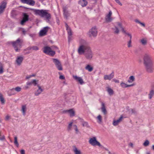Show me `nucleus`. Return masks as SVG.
<instances>
[{
  "instance_id": "1",
  "label": "nucleus",
  "mask_w": 154,
  "mask_h": 154,
  "mask_svg": "<svg viewBox=\"0 0 154 154\" xmlns=\"http://www.w3.org/2000/svg\"><path fill=\"white\" fill-rule=\"evenodd\" d=\"M78 53L79 55L84 54L86 58L91 60L93 57V53L90 48L87 45H81L78 49Z\"/></svg>"
},
{
  "instance_id": "2",
  "label": "nucleus",
  "mask_w": 154,
  "mask_h": 154,
  "mask_svg": "<svg viewBox=\"0 0 154 154\" xmlns=\"http://www.w3.org/2000/svg\"><path fill=\"white\" fill-rule=\"evenodd\" d=\"M143 61L147 71L149 72H152V63L151 56L147 54H145L143 57Z\"/></svg>"
},
{
  "instance_id": "3",
  "label": "nucleus",
  "mask_w": 154,
  "mask_h": 154,
  "mask_svg": "<svg viewBox=\"0 0 154 154\" xmlns=\"http://www.w3.org/2000/svg\"><path fill=\"white\" fill-rule=\"evenodd\" d=\"M48 11L45 10H39V16L44 18L45 20L48 23H50L51 19V14L48 12Z\"/></svg>"
},
{
  "instance_id": "4",
  "label": "nucleus",
  "mask_w": 154,
  "mask_h": 154,
  "mask_svg": "<svg viewBox=\"0 0 154 154\" xmlns=\"http://www.w3.org/2000/svg\"><path fill=\"white\" fill-rule=\"evenodd\" d=\"M22 43V41H21L20 38H18L16 41L12 42V46L16 51L18 52L20 51L19 48H21Z\"/></svg>"
},
{
  "instance_id": "5",
  "label": "nucleus",
  "mask_w": 154,
  "mask_h": 154,
  "mask_svg": "<svg viewBox=\"0 0 154 154\" xmlns=\"http://www.w3.org/2000/svg\"><path fill=\"white\" fill-rule=\"evenodd\" d=\"M43 52L46 54L53 56L55 54V51H52L50 47L45 46L43 49Z\"/></svg>"
},
{
  "instance_id": "6",
  "label": "nucleus",
  "mask_w": 154,
  "mask_h": 154,
  "mask_svg": "<svg viewBox=\"0 0 154 154\" xmlns=\"http://www.w3.org/2000/svg\"><path fill=\"white\" fill-rule=\"evenodd\" d=\"M97 34V30L96 26H94L88 32V35L90 38L96 37Z\"/></svg>"
},
{
  "instance_id": "7",
  "label": "nucleus",
  "mask_w": 154,
  "mask_h": 154,
  "mask_svg": "<svg viewBox=\"0 0 154 154\" xmlns=\"http://www.w3.org/2000/svg\"><path fill=\"white\" fill-rule=\"evenodd\" d=\"M89 142L90 144L94 146L97 145L101 148L103 147L100 143L96 140V138L95 137L91 138L89 140Z\"/></svg>"
},
{
  "instance_id": "8",
  "label": "nucleus",
  "mask_w": 154,
  "mask_h": 154,
  "mask_svg": "<svg viewBox=\"0 0 154 154\" xmlns=\"http://www.w3.org/2000/svg\"><path fill=\"white\" fill-rule=\"evenodd\" d=\"M53 63H54L56 67L59 70H62L63 67L61 63L59 60L57 59H52Z\"/></svg>"
},
{
  "instance_id": "9",
  "label": "nucleus",
  "mask_w": 154,
  "mask_h": 154,
  "mask_svg": "<svg viewBox=\"0 0 154 154\" xmlns=\"http://www.w3.org/2000/svg\"><path fill=\"white\" fill-rule=\"evenodd\" d=\"M63 11L64 17L67 19L70 15L69 12L68 10V8L66 6H63Z\"/></svg>"
},
{
  "instance_id": "10",
  "label": "nucleus",
  "mask_w": 154,
  "mask_h": 154,
  "mask_svg": "<svg viewBox=\"0 0 154 154\" xmlns=\"http://www.w3.org/2000/svg\"><path fill=\"white\" fill-rule=\"evenodd\" d=\"M23 18L20 22V24L22 25L24 24V23L28 21L29 20V16L27 13L23 12L22 13Z\"/></svg>"
},
{
  "instance_id": "11",
  "label": "nucleus",
  "mask_w": 154,
  "mask_h": 154,
  "mask_svg": "<svg viewBox=\"0 0 154 154\" xmlns=\"http://www.w3.org/2000/svg\"><path fill=\"white\" fill-rule=\"evenodd\" d=\"M49 29V27L48 26L44 27L39 32V36H42L46 35Z\"/></svg>"
},
{
  "instance_id": "12",
  "label": "nucleus",
  "mask_w": 154,
  "mask_h": 154,
  "mask_svg": "<svg viewBox=\"0 0 154 154\" xmlns=\"http://www.w3.org/2000/svg\"><path fill=\"white\" fill-rule=\"evenodd\" d=\"M6 2H2L0 3V15L3 13L6 7Z\"/></svg>"
},
{
  "instance_id": "13",
  "label": "nucleus",
  "mask_w": 154,
  "mask_h": 154,
  "mask_svg": "<svg viewBox=\"0 0 154 154\" xmlns=\"http://www.w3.org/2000/svg\"><path fill=\"white\" fill-rule=\"evenodd\" d=\"M21 2L23 4H26L31 6H34L35 2L33 0H20Z\"/></svg>"
},
{
  "instance_id": "14",
  "label": "nucleus",
  "mask_w": 154,
  "mask_h": 154,
  "mask_svg": "<svg viewBox=\"0 0 154 154\" xmlns=\"http://www.w3.org/2000/svg\"><path fill=\"white\" fill-rule=\"evenodd\" d=\"M114 71H112L110 74L107 75H104V79L105 80H110L114 77Z\"/></svg>"
},
{
  "instance_id": "15",
  "label": "nucleus",
  "mask_w": 154,
  "mask_h": 154,
  "mask_svg": "<svg viewBox=\"0 0 154 154\" xmlns=\"http://www.w3.org/2000/svg\"><path fill=\"white\" fill-rule=\"evenodd\" d=\"M73 78L75 80L79 82L80 84L82 85L83 83V81L81 77H78L77 76H73Z\"/></svg>"
},
{
  "instance_id": "16",
  "label": "nucleus",
  "mask_w": 154,
  "mask_h": 154,
  "mask_svg": "<svg viewBox=\"0 0 154 154\" xmlns=\"http://www.w3.org/2000/svg\"><path fill=\"white\" fill-rule=\"evenodd\" d=\"M112 14V12L111 11H109V14L106 15V20L107 22H111L112 19L111 17V16Z\"/></svg>"
},
{
  "instance_id": "17",
  "label": "nucleus",
  "mask_w": 154,
  "mask_h": 154,
  "mask_svg": "<svg viewBox=\"0 0 154 154\" xmlns=\"http://www.w3.org/2000/svg\"><path fill=\"white\" fill-rule=\"evenodd\" d=\"M65 26L66 28V30L67 31L68 35H72V32L71 28L68 26L66 23H65Z\"/></svg>"
},
{
  "instance_id": "18",
  "label": "nucleus",
  "mask_w": 154,
  "mask_h": 154,
  "mask_svg": "<svg viewBox=\"0 0 154 154\" xmlns=\"http://www.w3.org/2000/svg\"><path fill=\"white\" fill-rule=\"evenodd\" d=\"M123 118V116H121L118 119L116 120H114L113 123V125L115 126L119 124V123L122 121Z\"/></svg>"
},
{
  "instance_id": "19",
  "label": "nucleus",
  "mask_w": 154,
  "mask_h": 154,
  "mask_svg": "<svg viewBox=\"0 0 154 154\" xmlns=\"http://www.w3.org/2000/svg\"><path fill=\"white\" fill-rule=\"evenodd\" d=\"M134 85V84L128 85L124 83L123 82H121L120 83V86L123 88H126L128 87H131Z\"/></svg>"
},
{
  "instance_id": "20",
  "label": "nucleus",
  "mask_w": 154,
  "mask_h": 154,
  "mask_svg": "<svg viewBox=\"0 0 154 154\" xmlns=\"http://www.w3.org/2000/svg\"><path fill=\"white\" fill-rule=\"evenodd\" d=\"M79 3L82 7H84L87 5L88 2L86 0H80Z\"/></svg>"
},
{
  "instance_id": "21",
  "label": "nucleus",
  "mask_w": 154,
  "mask_h": 154,
  "mask_svg": "<svg viewBox=\"0 0 154 154\" xmlns=\"http://www.w3.org/2000/svg\"><path fill=\"white\" fill-rule=\"evenodd\" d=\"M102 107H101V109L102 112L103 113L104 115H106L107 114V112L106 109L105 104L103 103H102Z\"/></svg>"
},
{
  "instance_id": "22",
  "label": "nucleus",
  "mask_w": 154,
  "mask_h": 154,
  "mask_svg": "<svg viewBox=\"0 0 154 154\" xmlns=\"http://www.w3.org/2000/svg\"><path fill=\"white\" fill-rule=\"evenodd\" d=\"M23 60V58L22 57H18L16 60V62L17 64L20 65L21 64L22 61Z\"/></svg>"
},
{
  "instance_id": "23",
  "label": "nucleus",
  "mask_w": 154,
  "mask_h": 154,
  "mask_svg": "<svg viewBox=\"0 0 154 154\" xmlns=\"http://www.w3.org/2000/svg\"><path fill=\"white\" fill-rule=\"evenodd\" d=\"M73 151L75 154H81L80 150L78 149L75 146H73Z\"/></svg>"
},
{
  "instance_id": "24",
  "label": "nucleus",
  "mask_w": 154,
  "mask_h": 154,
  "mask_svg": "<svg viewBox=\"0 0 154 154\" xmlns=\"http://www.w3.org/2000/svg\"><path fill=\"white\" fill-rule=\"evenodd\" d=\"M0 101L2 104L5 103V100L3 97V95L1 93H0Z\"/></svg>"
},
{
  "instance_id": "25",
  "label": "nucleus",
  "mask_w": 154,
  "mask_h": 154,
  "mask_svg": "<svg viewBox=\"0 0 154 154\" xmlns=\"http://www.w3.org/2000/svg\"><path fill=\"white\" fill-rule=\"evenodd\" d=\"M140 42L143 45H145L147 44V42L146 38H143L140 40Z\"/></svg>"
},
{
  "instance_id": "26",
  "label": "nucleus",
  "mask_w": 154,
  "mask_h": 154,
  "mask_svg": "<svg viewBox=\"0 0 154 154\" xmlns=\"http://www.w3.org/2000/svg\"><path fill=\"white\" fill-rule=\"evenodd\" d=\"M85 69L89 72H91L93 70V68L90 65H88L85 67Z\"/></svg>"
},
{
  "instance_id": "27",
  "label": "nucleus",
  "mask_w": 154,
  "mask_h": 154,
  "mask_svg": "<svg viewBox=\"0 0 154 154\" xmlns=\"http://www.w3.org/2000/svg\"><path fill=\"white\" fill-rule=\"evenodd\" d=\"M21 88L19 87H17L15 88H13L12 89H11V91L15 90L17 92L20 91H21Z\"/></svg>"
},
{
  "instance_id": "28",
  "label": "nucleus",
  "mask_w": 154,
  "mask_h": 154,
  "mask_svg": "<svg viewBox=\"0 0 154 154\" xmlns=\"http://www.w3.org/2000/svg\"><path fill=\"white\" fill-rule=\"evenodd\" d=\"M129 36L130 37V40L128 42V48L132 46L131 45L132 35H129Z\"/></svg>"
},
{
  "instance_id": "29",
  "label": "nucleus",
  "mask_w": 154,
  "mask_h": 154,
  "mask_svg": "<svg viewBox=\"0 0 154 154\" xmlns=\"http://www.w3.org/2000/svg\"><path fill=\"white\" fill-rule=\"evenodd\" d=\"M154 94V91L153 90H151L149 94V99H151Z\"/></svg>"
},
{
  "instance_id": "30",
  "label": "nucleus",
  "mask_w": 154,
  "mask_h": 154,
  "mask_svg": "<svg viewBox=\"0 0 154 154\" xmlns=\"http://www.w3.org/2000/svg\"><path fill=\"white\" fill-rule=\"evenodd\" d=\"M21 110L22 112L23 115H25V113L26 111V105H25L22 106Z\"/></svg>"
},
{
  "instance_id": "31",
  "label": "nucleus",
  "mask_w": 154,
  "mask_h": 154,
  "mask_svg": "<svg viewBox=\"0 0 154 154\" xmlns=\"http://www.w3.org/2000/svg\"><path fill=\"white\" fill-rule=\"evenodd\" d=\"M68 112L69 113L70 116H75V112L73 109H71L69 110Z\"/></svg>"
},
{
  "instance_id": "32",
  "label": "nucleus",
  "mask_w": 154,
  "mask_h": 154,
  "mask_svg": "<svg viewBox=\"0 0 154 154\" xmlns=\"http://www.w3.org/2000/svg\"><path fill=\"white\" fill-rule=\"evenodd\" d=\"M135 21L137 23H138L140 24L142 26L145 27V25L144 23L140 22L138 19H136L135 20Z\"/></svg>"
},
{
  "instance_id": "33",
  "label": "nucleus",
  "mask_w": 154,
  "mask_h": 154,
  "mask_svg": "<svg viewBox=\"0 0 154 154\" xmlns=\"http://www.w3.org/2000/svg\"><path fill=\"white\" fill-rule=\"evenodd\" d=\"M107 92L109 93V94L110 95H111L113 94V90L109 88H108L107 90Z\"/></svg>"
},
{
  "instance_id": "34",
  "label": "nucleus",
  "mask_w": 154,
  "mask_h": 154,
  "mask_svg": "<svg viewBox=\"0 0 154 154\" xmlns=\"http://www.w3.org/2000/svg\"><path fill=\"white\" fill-rule=\"evenodd\" d=\"M14 144L17 147H18L19 146V144L17 142V137L16 136H15L14 137Z\"/></svg>"
},
{
  "instance_id": "35",
  "label": "nucleus",
  "mask_w": 154,
  "mask_h": 154,
  "mask_svg": "<svg viewBox=\"0 0 154 154\" xmlns=\"http://www.w3.org/2000/svg\"><path fill=\"white\" fill-rule=\"evenodd\" d=\"M82 125L84 127H85L87 128H89L90 126L88 122H82Z\"/></svg>"
},
{
  "instance_id": "36",
  "label": "nucleus",
  "mask_w": 154,
  "mask_h": 154,
  "mask_svg": "<svg viewBox=\"0 0 154 154\" xmlns=\"http://www.w3.org/2000/svg\"><path fill=\"white\" fill-rule=\"evenodd\" d=\"M149 143V141L148 140H146L143 143V145L145 146H148Z\"/></svg>"
},
{
  "instance_id": "37",
  "label": "nucleus",
  "mask_w": 154,
  "mask_h": 154,
  "mask_svg": "<svg viewBox=\"0 0 154 154\" xmlns=\"http://www.w3.org/2000/svg\"><path fill=\"white\" fill-rule=\"evenodd\" d=\"M30 9L33 11V12L34 13V14L36 15H38V10H36L32 8H31Z\"/></svg>"
},
{
  "instance_id": "38",
  "label": "nucleus",
  "mask_w": 154,
  "mask_h": 154,
  "mask_svg": "<svg viewBox=\"0 0 154 154\" xmlns=\"http://www.w3.org/2000/svg\"><path fill=\"white\" fill-rule=\"evenodd\" d=\"M97 119L98 120V122L99 123H100L101 122H102V119L101 116L100 115L97 116Z\"/></svg>"
},
{
  "instance_id": "39",
  "label": "nucleus",
  "mask_w": 154,
  "mask_h": 154,
  "mask_svg": "<svg viewBox=\"0 0 154 154\" xmlns=\"http://www.w3.org/2000/svg\"><path fill=\"white\" fill-rule=\"evenodd\" d=\"M72 122H71L69 124L67 127V130L68 131L71 130V128L72 126Z\"/></svg>"
},
{
  "instance_id": "40",
  "label": "nucleus",
  "mask_w": 154,
  "mask_h": 154,
  "mask_svg": "<svg viewBox=\"0 0 154 154\" xmlns=\"http://www.w3.org/2000/svg\"><path fill=\"white\" fill-rule=\"evenodd\" d=\"M32 50L37 51L38 50V48L37 46H31Z\"/></svg>"
},
{
  "instance_id": "41",
  "label": "nucleus",
  "mask_w": 154,
  "mask_h": 154,
  "mask_svg": "<svg viewBox=\"0 0 154 154\" xmlns=\"http://www.w3.org/2000/svg\"><path fill=\"white\" fill-rule=\"evenodd\" d=\"M3 72V66L2 63H0V73L2 74Z\"/></svg>"
},
{
  "instance_id": "42",
  "label": "nucleus",
  "mask_w": 154,
  "mask_h": 154,
  "mask_svg": "<svg viewBox=\"0 0 154 154\" xmlns=\"http://www.w3.org/2000/svg\"><path fill=\"white\" fill-rule=\"evenodd\" d=\"M121 28L122 29V32L123 33H124L126 35H128V36H129V35H131V34H130L129 33L126 32V31L124 30V29L122 27V28Z\"/></svg>"
},
{
  "instance_id": "43",
  "label": "nucleus",
  "mask_w": 154,
  "mask_h": 154,
  "mask_svg": "<svg viewBox=\"0 0 154 154\" xmlns=\"http://www.w3.org/2000/svg\"><path fill=\"white\" fill-rule=\"evenodd\" d=\"M36 81L35 79H34L32 81V84H33L34 86H35L37 84V83L36 82Z\"/></svg>"
},
{
  "instance_id": "44",
  "label": "nucleus",
  "mask_w": 154,
  "mask_h": 154,
  "mask_svg": "<svg viewBox=\"0 0 154 154\" xmlns=\"http://www.w3.org/2000/svg\"><path fill=\"white\" fill-rule=\"evenodd\" d=\"M73 126L75 127V128L74 129H75V131H76V134H77L79 132V131L78 129L77 126L76 125H74Z\"/></svg>"
},
{
  "instance_id": "45",
  "label": "nucleus",
  "mask_w": 154,
  "mask_h": 154,
  "mask_svg": "<svg viewBox=\"0 0 154 154\" xmlns=\"http://www.w3.org/2000/svg\"><path fill=\"white\" fill-rule=\"evenodd\" d=\"M129 79L133 82L135 80V78L134 76H131L129 77Z\"/></svg>"
},
{
  "instance_id": "46",
  "label": "nucleus",
  "mask_w": 154,
  "mask_h": 154,
  "mask_svg": "<svg viewBox=\"0 0 154 154\" xmlns=\"http://www.w3.org/2000/svg\"><path fill=\"white\" fill-rule=\"evenodd\" d=\"M130 112L131 114H135L136 113V111L134 109H131Z\"/></svg>"
},
{
  "instance_id": "47",
  "label": "nucleus",
  "mask_w": 154,
  "mask_h": 154,
  "mask_svg": "<svg viewBox=\"0 0 154 154\" xmlns=\"http://www.w3.org/2000/svg\"><path fill=\"white\" fill-rule=\"evenodd\" d=\"M119 30L117 27H116L115 30L114 31V33L116 34H118L119 33Z\"/></svg>"
},
{
  "instance_id": "48",
  "label": "nucleus",
  "mask_w": 154,
  "mask_h": 154,
  "mask_svg": "<svg viewBox=\"0 0 154 154\" xmlns=\"http://www.w3.org/2000/svg\"><path fill=\"white\" fill-rule=\"evenodd\" d=\"M35 75H34V74H33L32 75H30L27 76L26 77V78L27 79H29L30 78H31L32 77L34 76H35Z\"/></svg>"
},
{
  "instance_id": "49",
  "label": "nucleus",
  "mask_w": 154,
  "mask_h": 154,
  "mask_svg": "<svg viewBox=\"0 0 154 154\" xmlns=\"http://www.w3.org/2000/svg\"><path fill=\"white\" fill-rule=\"evenodd\" d=\"M112 81L116 83H119V80L116 79H113Z\"/></svg>"
},
{
  "instance_id": "50",
  "label": "nucleus",
  "mask_w": 154,
  "mask_h": 154,
  "mask_svg": "<svg viewBox=\"0 0 154 154\" xmlns=\"http://www.w3.org/2000/svg\"><path fill=\"white\" fill-rule=\"evenodd\" d=\"M72 35H68V41L69 42L71 40H72Z\"/></svg>"
},
{
  "instance_id": "51",
  "label": "nucleus",
  "mask_w": 154,
  "mask_h": 154,
  "mask_svg": "<svg viewBox=\"0 0 154 154\" xmlns=\"http://www.w3.org/2000/svg\"><path fill=\"white\" fill-rule=\"evenodd\" d=\"M115 0L116 2V3H118L121 6L122 5V4L119 1V0Z\"/></svg>"
},
{
  "instance_id": "52",
  "label": "nucleus",
  "mask_w": 154,
  "mask_h": 154,
  "mask_svg": "<svg viewBox=\"0 0 154 154\" xmlns=\"http://www.w3.org/2000/svg\"><path fill=\"white\" fill-rule=\"evenodd\" d=\"M43 91V89H42L41 87L39 86V94L41 93Z\"/></svg>"
},
{
  "instance_id": "53",
  "label": "nucleus",
  "mask_w": 154,
  "mask_h": 154,
  "mask_svg": "<svg viewBox=\"0 0 154 154\" xmlns=\"http://www.w3.org/2000/svg\"><path fill=\"white\" fill-rule=\"evenodd\" d=\"M32 50L31 46L29 47L26 48V49H25L24 50L25 51H29V50Z\"/></svg>"
},
{
  "instance_id": "54",
  "label": "nucleus",
  "mask_w": 154,
  "mask_h": 154,
  "mask_svg": "<svg viewBox=\"0 0 154 154\" xmlns=\"http://www.w3.org/2000/svg\"><path fill=\"white\" fill-rule=\"evenodd\" d=\"M59 78L61 79H65L64 76L63 75H60L59 77Z\"/></svg>"
},
{
  "instance_id": "55",
  "label": "nucleus",
  "mask_w": 154,
  "mask_h": 154,
  "mask_svg": "<svg viewBox=\"0 0 154 154\" xmlns=\"http://www.w3.org/2000/svg\"><path fill=\"white\" fill-rule=\"evenodd\" d=\"M5 139L4 136H2V137H0V140H3Z\"/></svg>"
},
{
  "instance_id": "56",
  "label": "nucleus",
  "mask_w": 154,
  "mask_h": 154,
  "mask_svg": "<svg viewBox=\"0 0 154 154\" xmlns=\"http://www.w3.org/2000/svg\"><path fill=\"white\" fill-rule=\"evenodd\" d=\"M26 84L27 85H32V81H31V82H27Z\"/></svg>"
},
{
  "instance_id": "57",
  "label": "nucleus",
  "mask_w": 154,
  "mask_h": 154,
  "mask_svg": "<svg viewBox=\"0 0 154 154\" xmlns=\"http://www.w3.org/2000/svg\"><path fill=\"white\" fill-rule=\"evenodd\" d=\"M21 154H25V151L24 149H22L20 151Z\"/></svg>"
},
{
  "instance_id": "58",
  "label": "nucleus",
  "mask_w": 154,
  "mask_h": 154,
  "mask_svg": "<svg viewBox=\"0 0 154 154\" xmlns=\"http://www.w3.org/2000/svg\"><path fill=\"white\" fill-rule=\"evenodd\" d=\"M35 96H38V89L37 90V91L35 93Z\"/></svg>"
},
{
  "instance_id": "59",
  "label": "nucleus",
  "mask_w": 154,
  "mask_h": 154,
  "mask_svg": "<svg viewBox=\"0 0 154 154\" xmlns=\"http://www.w3.org/2000/svg\"><path fill=\"white\" fill-rule=\"evenodd\" d=\"M14 42V41H12V42H7V44L8 45H10V44H12V42Z\"/></svg>"
},
{
  "instance_id": "60",
  "label": "nucleus",
  "mask_w": 154,
  "mask_h": 154,
  "mask_svg": "<svg viewBox=\"0 0 154 154\" xmlns=\"http://www.w3.org/2000/svg\"><path fill=\"white\" fill-rule=\"evenodd\" d=\"M10 116H7L5 117V120H8L10 118Z\"/></svg>"
},
{
  "instance_id": "61",
  "label": "nucleus",
  "mask_w": 154,
  "mask_h": 154,
  "mask_svg": "<svg viewBox=\"0 0 154 154\" xmlns=\"http://www.w3.org/2000/svg\"><path fill=\"white\" fill-rule=\"evenodd\" d=\"M10 91H11V94H9V96H10L12 95H14V94H15V93H14V91H11V90H10Z\"/></svg>"
},
{
  "instance_id": "62",
  "label": "nucleus",
  "mask_w": 154,
  "mask_h": 154,
  "mask_svg": "<svg viewBox=\"0 0 154 154\" xmlns=\"http://www.w3.org/2000/svg\"><path fill=\"white\" fill-rule=\"evenodd\" d=\"M118 26L120 28H121L122 27V24L121 23H118Z\"/></svg>"
},
{
  "instance_id": "63",
  "label": "nucleus",
  "mask_w": 154,
  "mask_h": 154,
  "mask_svg": "<svg viewBox=\"0 0 154 154\" xmlns=\"http://www.w3.org/2000/svg\"><path fill=\"white\" fill-rule=\"evenodd\" d=\"M69 112V110H64L63 111V113H66L67 112Z\"/></svg>"
},
{
  "instance_id": "64",
  "label": "nucleus",
  "mask_w": 154,
  "mask_h": 154,
  "mask_svg": "<svg viewBox=\"0 0 154 154\" xmlns=\"http://www.w3.org/2000/svg\"><path fill=\"white\" fill-rule=\"evenodd\" d=\"M22 32H23V34H24V35H25L26 34V31H25L24 29H23L22 30Z\"/></svg>"
}]
</instances>
